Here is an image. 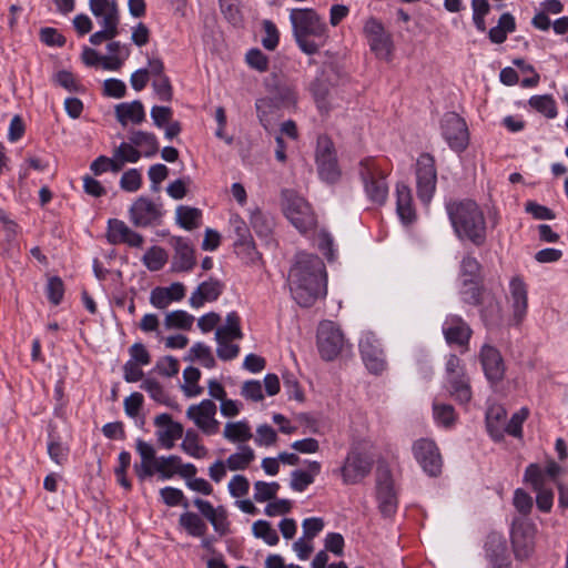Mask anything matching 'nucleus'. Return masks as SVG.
<instances>
[{
    "mask_svg": "<svg viewBox=\"0 0 568 568\" xmlns=\"http://www.w3.org/2000/svg\"><path fill=\"white\" fill-rule=\"evenodd\" d=\"M258 120L261 124L268 130L275 120L276 113L281 108L278 101L272 97L257 99L255 102Z\"/></svg>",
    "mask_w": 568,
    "mask_h": 568,
    "instance_id": "obj_34",
    "label": "nucleus"
},
{
    "mask_svg": "<svg viewBox=\"0 0 568 568\" xmlns=\"http://www.w3.org/2000/svg\"><path fill=\"white\" fill-rule=\"evenodd\" d=\"M413 453L425 473L438 476L442 471L443 460L438 447L430 439H418L413 445Z\"/></svg>",
    "mask_w": 568,
    "mask_h": 568,
    "instance_id": "obj_13",
    "label": "nucleus"
},
{
    "mask_svg": "<svg viewBox=\"0 0 568 568\" xmlns=\"http://www.w3.org/2000/svg\"><path fill=\"white\" fill-rule=\"evenodd\" d=\"M141 388L148 392L150 397L155 402L169 407H175L174 402L171 399V397L168 395V393L164 390V388L158 381L153 378H148L143 381V383L141 384Z\"/></svg>",
    "mask_w": 568,
    "mask_h": 568,
    "instance_id": "obj_45",
    "label": "nucleus"
},
{
    "mask_svg": "<svg viewBox=\"0 0 568 568\" xmlns=\"http://www.w3.org/2000/svg\"><path fill=\"white\" fill-rule=\"evenodd\" d=\"M217 407L211 399H203L186 409V417L205 435H215L220 429V422L215 418Z\"/></svg>",
    "mask_w": 568,
    "mask_h": 568,
    "instance_id": "obj_11",
    "label": "nucleus"
},
{
    "mask_svg": "<svg viewBox=\"0 0 568 568\" xmlns=\"http://www.w3.org/2000/svg\"><path fill=\"white\" fill-rule=\"evenodd\" d=\"M481 317L486 325L499 323L501 320V307L495 297H487V305L481 310Z\"/></svg>",
    "mask_w": 568,
    "mask_h": 568,
    "instance_id": "obj_57",
    "label": "nucleus"
},
{
    "mask_svg": "<svg viewBox=\"0 0 568 568\" xmlns=\"http://www.w3.org/2000/svg\"><path fill=\"white\" fill-rule=\"evenodd\" d=\"M168 262V254L160 246H152L143 256V263L152 272L160 271Z\"/></svg>",
    "mask_w": 568,
    "mask_h": 568,
    "instance_id": "obj_47",
    "label": "nucleus"
},
{
    "mask_svg": "<svg viewBox=\"0 0 568 568\" xmlns=\"http://www.w3.org/2000/svg\"><path fill=\"white\" fill-rule=\"evenodd\" d=\"M529 105L549 119L557 115L556 102L550 95H534L529 99Z\"/></svg>",
    "mask_w": 568,
    "mask_h": 568,
    "instance_id": "obj_50",
    "label": "nucleus"
},
{
    "mask_svg": "<svg viewBox=\"0 0 568 568\" xmlns=\"http://www.w3.org/2000/svg\"><path fill=\"white\" fill-rule=\"evenodd\" d=\"M223 437L230 443L244 444L252 439L253 433L247 420L227 422L224 426Z\"/></svg>",
    "mask_w": 568,
    "mask_h": 568,
    "instance_id": "obj_32",
    "label": "nucleus"
},
{
    "mask_svg": "<svg viewBox=\"0 0 568 568\" xmlns=\"http://www.w3.org/2000/svg\"><path fill=\"white\" fill-rule=\"evenodd\" d=\"M250 222L253 230L258 236L268 237L272 234L274 221L272 216L263 213L262 211H253L251 214Z\"/></svg>",
    "mask_w": 568,
    "mask_h": 568,
    "instance_id": "obj_43",
    "label": "nucleus"
},
{
    "mask_svg": "<svg viewBox=\"0 0 568 568\" xmlns=\"http://www.w3.org/2000/svg\"><path fill=\"white\" fill-rule=\"evenodd\" d=\"M170 244L174 248L171 268L173 272H190L195 266L194 247L189 239L172 236Z\"/></svg>",
    "mask_w": 568,
    "mask_h": 568,
    "instance_id": "obj_16",
    "label": "nucleus"
},
{
    "mask_svg": "<svg viewBox=\"0 0 568 568\" xmlns=\"http://www.w3.org/2000/svg\"><path fill=\"white\" fill-rule=\"evenodd\" d=\"M280 489V484L276 481L266 483L263 480L255 481L254 484V500L264 503L272 500L276 497Z\"/></svg>",
    "mask_w": 568,
    "mask_h": 568,
    "instance_id": "obj_51",
    "label": "nucleus"
},
{
    "mask_svg": "<svg viewBox=\"0 0 568 568\" xmlns=\"http://www.w3.org/2000/svg\"><path fill=\"white\" fill-rule=\"evenodd\" d=\"M154 424L160 428L156 432L158 439L166 449L173 448L175 440L183 436V426L174 422L166 413L158 415L154 418Z\"/></svg>",
    "mask_w": 568,
    "mask_h": 568,
    "instance_id": "obj_20",
    "label": "nucleus"
},
{
    "mask_svg": "<svg viewBox=\"0 0 568 568\" xmlns=\"http://www.w3.org/2000/svg\"><path fill=\"white\" fill-rule=\"evenodd\" d=\"M108 241L111 244H128L131 247H141L144 239L141 234L131 230L123 221L118 219L109 220Z\"/></svg>",
    "mask_w": 568,
    "mask_h": 568,
    "instance_id": "obj_19",
    "label": "nucleus"
},
{
    "mask_svg": "<svg viewBox=\"0 0 568 568\" xmlns=\"http://www.w3.org/2000/svg\"><path fill=\"white\" fill-rule=\"evenodd\" d=\"M129 213L131 222L138 227L158 225L162 217L161 206L145 196L138 197Z\"/></svg>",
    "mask_w": 568,
    "mask_h": 568,
    "instance_id": "obj_14",
    "label": "nucleus"
},
{
    "mask_svg": "<svg viewBox=\"0 0 568 568\" xmlns=\"http://www.w3.org/2000/svg\"><path fill=\"white\" fill-rule=\"evenodd\" d=\"M485 550L493 568H509L507 544L500 535H489L485 544Z\"/></svg>",
    "mask_w": 568,
    "mask_h": 568,
    "instance_id": "obj_22",
    "label": "nucleus"
},
{
    "mask_svg": "<svg viewBox=\"0 0 568 568\" xmlns=\"http://www.w3.org/2000/svg\"><path fill=\"white\" fill-rule=\"evenodd\" d=\"M481 265L476 257L466 255L460 263V275L463 280L480 281Z\"/></svg>",
    "mask_w": 568,
    "mask_h": 568,
    "instance_id": "obj_55",
    "label": "nucleus"
},
{
    "mask_svg": "<svg viewBox=\"0 0 568 568\" xmlns=\"http://www.w3.org/2000/svg\"><path fill=\"white\" fill-rule=\"evenodd\" d=\"M358 173L369 201L383 205L388 196L387 171L375 158H365L359 162Z\"/></svg>",
    "mask_w": 568,
    "mask_h": 568,
    "instance_id": "obj_4",
    "label": "nucleus"
},
{
    "mask_svg": "<svg viewBox=\"0 0 568 568\" xmlns=\"http://www.w3.org/2000/svg\"><path fill=\"white\" fill-rule=\"evenodd\" d=\"M253 534L257 538H262L267 545L274 546L278 542V535L271 524L266 520H257L252 527Z\"/></svg>",
    "mask_w": 568,
    "mask_h": 568,
    "instance_id": "obj_52",
    "label": "nucleus"
},
{
    "mask_svg": "<svg viewBox=\"0 0 568 568\" xmlns=\"http://www.w3.org/2000/svg\"><path fill=\"white\" fill-rule=\"evenodd\" d=\"M344 346V335L331 321L322 322L317 329V348L324 361H333Z\"/></svg>",
    "mask_w": 568,
    "mask_h": 568,
    "instance_id": "obj_10",
    "label": "nucleus"
},
{
    "mask_svg": "<svg viewBox=\"0 0 568 568\" xmlns=\"http://www.w3.org/2000/svg\"><path fill=\"white\" fill-rule=\"evenodd\" d=\"M509 291L513 300L514 320L521 323L527 313L528 293L527 286L521 277L515 276L509 283Z\"/></svg>",
    "mask_w": 568,
    "mask_h": 568,
    "instance_id": "obj_24",
    "label": "nucleus"
},
{
    "mask_svg": "<svg viewBox=\"0 0 568 568\" xmlns=\"http://www.w3.org/2000/svg\"><path fill=\"white\" fill-rule=\"evenodd\" d=\"M190 359L199 361L206 368H213L215 366V359L212 355L211 348L203 343H195L190 348Z\"/></svg>",
    "mask_w": 568,
    "mask_h": 568,
    "instance_id": "obj_53",
    "label": "nucleus"
},
{
    "mask_svg": "<svg viewBox=\"0 0 568 568\" xmlns=\"http://www.w3.org/2000/svg\"><path fill=\"white\" fill-rule=\"evenodd\" d=\"M417 195L424 203L428 204L435 193L437 183V171L435 159L429 153H423L416 162Z\"/></svg>",
    "mask_w": 568,
    "mask_h": 568,
    "instance_id": "obj_8",
    "label": "nucleus"
},
{
    "mask_svg": "<svg viewBox=\"0 0 568 568\" xmlns=\"http://www.w3.org/2000/svg\"><path fill=\"white\" fill-rule=\"evenodd\" d=\"M507 412L498 404L490 405L486 412V427L494 440H501L505 435Z\"/></svg>",
    "mask_w": 568,
    "mask_h": 568,
    "instance_id": "obj_26",
    "label": "nucleus"
},
{
    "mask_svg": "<svg viewBox=\"0 0 568 568\" xmlns=\"http://www.w3.org/2000/svg\"><path fill=\"white\" fill-rule=\"evenodd\" d=\"M224 285L215 278H210L202 282L196 290L191 294L189 303L193 308H199L205 302H213L222 294Z\"/></svg>",
    "mask_w": 568,
    "mask_h": 568,
    "instance_id": "obj_23",
    "label": "nucleus"
},
{
    "mask_svg": "<svg viewBox=\"0 0 568 568\" xmlns=\"http://www.w3.org/2000/svg\"><path fill=\"white\" fill-rule=\"evenodd\" d=\"M446 381L450 396L458 403L467 404L471 399V387L465 372L446 377Z\"/></svg>",
    "mask_w": 568,
    "mask_h": 568,
    "instance_id": "obj_29",
    "label": "nucleus"
},
{
    "mask_svg": "<svg viewBox=\"0 0 568 568\" xmlns=\"http://www.w3.org/2000/svg\"><path fill=\"white\" fill-rule=\"evenodd\" d=\"M443 333L448 344H456L468 349L473 331L469 325L457 315L448 316L443 325Z\"/></svg>",
    "mask_w": 568,
    "mask_h": 568,
    "instance_id": "obj_17",
    "label": "nucleus"
},
{
    "mask_svg": "<svg viewBox=\"0 0 568 568\" xmlns=\"http://www.w3.org/2000/svg\"><path fill=\"white\" fill-rule=\"evenodd\" d=\"M152 88L161 101L169 102L172 100L173 88L168 75L153 79Z\"/></svg>",
    "mask_w": 568,
    "mask_h": 568,
    "instance_id": "obj_58",
    "label": "nucleus"
},
{
    "mask_svg": "<svg viewBox=\"0 0 568 568\" xmlns=\"http://www.w3.org/2000/svg\"><path fill=\"white\" fill-rule=\"evenodd\" d=\"M311 92L320 111L327 113L333 106L328 83L322 79H316L311 84Z\"/></svg>",
    "mask_w": 568,
    "mask_h": 568,
    "instance_id": "obj_37",
    "label": "nucleus"
},
{
    "mask_svg": "<svg viewBox=\"0 0 568 568\" xmlns=\"http://www.w3.org/2000/svg\"><path fill=\"white\" fill-rule=\"evenodd\" d=\"M359 349L366 367L374 374H378L385 368V361L381 349L373 347L369 338L359 342Z\"/></svg>",
    "mask_w": 568,
    "mask_h": 568,
    "instance_id": "obj_31",
    "label": "nucleus"
},
{
    "mask_svg": "<svg viewBox=\"0 0 568 568\" xmlns=\"http://www.w3.org/2000/svg\"><path fill=\"white\" fill-rule=\"evenodd\" d=\"M442 135L455 152H463L469 143V132L465 120L455 112L446 113L440 122Z\"/></svg>",
    "mask_w": 568,
    "mask_h": 568,
    "instance_id": "obj_9",
    "label": "nucleus"
},
{
    "mask_svg": "<svg viewBox=\"0 0 568 568\" xmlns=\"http://www.w3.org/2000/svg\"><path fill=\"white\" fill-rule=\"evenodd\" d=\"M141 185L142 176L136 169H130L121 176L120 186L126 192H136Z\"/></svg>",
    "mask_w": 568,
    "mask_h": 568,
    "instance_id": "obj_60",
    "label": "nucleus"
},
{
    "mask_svg": "<svg viewBox=\"0 0 568 568\" xmlns=\"http://www.w3.org/2000/svg\"><path fill=\"white\" fill-rule=\"evenodd\" d=\"M179 524L190 536L193 537H202L207 529L201 517L192 511L183 513L179 518Z\"/></svg>",
    "mask_w": 568,
    "mask_h": 568,
    "instance_id": "obj_40",
    "label": "nucleus"
},
{
    "mask_svg": "<svg viewBox=\"0 0 568 568\" xmlns=\"http://www.w3.org/2000/svg\"><path fill=\"white\" fill-rule=\"evenodd\" d=\"M364 32L367 37L371 50L378 59L389 60L393 51V41L389 33H387L383 24L371 18L364 26Z\"/></svg>",
    "mask_w": 568,
    "mask_h": 568,
    "instance_id": "obj_12",
    "label": "nucleus"
},
{
    "mask_svg": "<svg viewBox=\"0 0 568 568\" xmlns=\"http://www.w3.org/2000/svg\"><path fill=\"white\" fill-rule=\"evenodd\" d=\"M514 506L523 515L521 517L527 518L532 509V498L524 489L518 488L514 493Z\"/></svg>",
    "mask_w": 568,
    "mask_h": 568,
    "instance_id": "obj_62",
    "label": "nucleus"
},
{
    "mask_svg": "<svg viewBox=\"0 0 568 568\" xmlns=\"http://www.w3.org/2000/svg\"><path fill=\"white\" fill-rule=\"evenodd\" d=\"M181 448L185 454L197 459L204 458L207 455V449L200 443V436L194 429L185 432Z\"/></svg>",
    "mask_w": 568,
    "mask_h": 568,
    "instance_id": "obj_39",
    "label": "nucleus"
},
{
    "mask_svg": "<svg viewBox=\"0 0 568 568\" xmlns=\"http://www.w3.org/2000/svg\"><path fill=\"white\" fill-rule=\"evenodd\" d=\"M455 235L462 241H469L475 246H483L487 241V222L480 206L473 200L453 201L446 204Z\"/></svg>",
    "mask_w": 568,
    "mask_h": 568,
    "instance_id": "obj_2",
    "label": "nucleus"
},
{
    "mask_svg": "<svg viewBox=\"0 0 568 568\" xmlns=\"http://www.w3.org/2000/svg\"><path fill=\"white\" fill-rule=\"evenodd\" d=\"M377 500L381 513L392 516L397 508V498L393 487V480L388 471H383L377 480Z\"/></svg>",
    "mask_w": 568,
    "mask_h": 568,
    "instance_id": "obj_21",
    "label": "nucleus"
},
{
    "mask_svg": "<svg viewBox=\"0 0 568 568\" xmlns=\"http://www.w3.org/2000/svg\"><path fill=\"white\" fill-rule=\"evenodd\" d=\"M529 415L528 408L524 407L520 410L516 412L510 420L505 425L504 429L505 433L520 438L523 436V423L526 420V418Z\"/></svg>",
    "mask_w": 568,
    "mask_h": 568,
    "instance_id": "obj_56",
    "label": "nucleus"
},
{
    "mask_svg": "<svg viewBox=\"0 0 568 568\" xmlns=\"http://www.w3.org/2000/svg\"><path fill=\"white\" fill-rule=\"evenodd\" d=\"M194 317L185 311L179 310L166 314L164 325L166 328L190 329Z\"/></svg>",
    "mask_w": 568,
    "mask_h": 568,
    "instance_id": "obj_46",
    "label": "nucleus"
},
{
    "mask_svg": "<svg viewBox=\"0 0 568 568\" xmlns=\"http://www.w3.org/2000/svg\"><path fill=\"white\" fill-rule=\"evenodd\" d=\"M548 477L545 474L544 469L538 464L528 465L525 470V474H524L525 483L530 484L535 491L547 489L546 488V479Z\"/></svg>",
    "mask_w": 568,
    "mask_h": 568,
    "instance_id": "obj_49",
    "label": "nucleus"
},
{
    "mask_svg": "<svg viewBox=\"0 0 568 568\" xmlns=\"http://www.w3.org/2000/svg\"><path fill=\"white\" fill-rule=\"evenodd\" d=\"M130 142L135 148L143 149L145 156L154 155L159 150L156 136L153 133L144 131H132L129 136Z\"/></svg>",
    "mask_w": 568,
    "mask_h": 568,
    "instance_id": "obj_38",
    "label": "nucleus"
},
{
    "mask_svg": "<svg viewBox=\"0 0 568 568\" xmlns=\"http://www.w3.org/2000/svg\"><path fill=\"white\" fill-rule=\"evenodd\" d=\"M515 29V18L508 12L503 13L498 20V24L488 32L489 40L493 43L500 44L506 41L507 34L514 32Z\"/></svg>",
    "mask_w": 568,
    "mask_h": 568,
    "instance_id": "obj_36",
    "label": "nucleus"
},
{
    "mask_svg": "<svg viewBox=\"0 0 568 568\" xmlns=\"http://www.w3.org/2000/svg\"><path fill=\"white\" fill-rule=\"evenodd\" d=\"M293 33L298 48L312 55L326 42V24L312 9H293L290 14Z\"/></svg>",
    "mask_w": 568,
    "mask_h": 568,
    "instance_id": "obj_3",
    "label": "nucleus"
},
{
    "mask_svg": "<svg viewBox=\"0 0 568 568\" xmlns=\"http://www.w3.org/2000/svg\"><path fill=\"white\" fill-rule=\"evenodd\" d=\"M433 410L434 418L438 424L443 425L444 427H450L454 425L456 420V414L452 405L434 403Z\"/></svg>",
    "mask_w": 568,
    "mask_h": 568,
    "instance_id": "obj_54",
    "label": "nucleus"
},
{
    "mask_svg": "<svg viewBox=\"0 0 568 568\" xmlns=\"http://www.w3.org/2000/svg\"><path fill=\"white\" fill-rule=\"evenodd\" d=\"M90 10L99 19L100 26L119 27V11L115 1L110 0H90Z\"/></svg>",
    "mask_w": 568,
    "mask_h": 568,
    "instance_id": "obj_25",
    "label": "nucleus"
},
{
    "mask_svg": "<svg viewBox=\"0 0 568 568\" xmlns=\"http://www.w3.org/2000/svg\"><path fill=\"white\" fill-rule=\"evenodd\" d=\"M180 456L170 455L168 457L158 458L156 460L153 462V466L162 478L168 479L176 474L180 466Z\"/></svg>",
    "mask_w": 568,
    "mask_h": 568,
    "instance_id": "obj_48",
    "label": "nucleus"
},
{
    "mask_svg": "<svg viewBox=\"0 0 568 568\" xmlns=\"http://www.w3.org/2000/svg\"><path fill=\"white\" fill-rule=\"evenodd\" d=\"M250 481L243 475H234L229 483V491L232 497L240 498L247 495Z\"/></svg>",
    "mask_w": 568,
    "mask_h": 568,
    "instance_id": "obj_64",
    "label": "nucleus"
},
{
    "mask_svg": "<svg viewBox=\"0 0 568 568\" xmlns=\"http://www.w3.org/2000/svg\"><path fill=\"white\" fill-rule=\"evenodd\" d=\"M460 295L465 303L470 305H479L484 300L480 281L463 280Z\"/></svg>",
    "mask_w": 568,
    "mask_h": 568,
    "instance_id": "obj_44",
    "label": "nucleus"
},
{
    "mask_svg": "<svg viewBox=\"0 0 568 568\" xmlns=\"http://www.w3.org/2000/svg\"><path fill=\"white\" fill-rule=\"evenodd\" d=\"M243 333L240 326V317L235 312H231L226 316V323L215 332V339L221 341L223 338H235L241 339Z\"/></svg>",
    "mask_w": 568,
    "mask_h": 568,
    "instance_id": "obj_41",
    "label": "nucleus"
},
{
    "mask_svg": "<svg viewBox=\"0 0 568 568\" xmlns=\"http://www.w3.org/2000/svg\"><path fill=\"white\" fill-rule=\"evenodd\" d=\"M64 294V285L60 277H50L47 284V295L53 305L60 304Z\"/></svg>",
    "mask_w": 568,
    "mask_h": 568,
    "instance_id": "obj_61",
    "label": "nucleus"
},
{
    "mask_svg": "<svg viewBox=\"0 0 568 568\" xmlns=\"http://www.w3.org/2000/svg\"><path fill=\"white\" fill-rule=\"evenodd\" d=\"M255 459L254 450L247 445L239 446L237 450L231 454L225 463L230 470H245Z\"/></svg>",
    "mask_w": 568,
    "mask_h": 568,
    "instance_id": "obj_35",
    "label": "nucleus"
},
{
    "mask_svg": "<svg viewBox=\"0 0 568 568\" xmlns=\"http://www.w3.org/2000/svg\"><path fill=\"white\" fill-rule=\"evenodd\" d=\"M321 464L314 460L308 463L307 470H294L291 475V488L295 491H304L321 473Z\"/></svg>",
    "mask_w": 568,
    "mask_h": 568,
    "instance_id": "obj_33",
    "label": "nucleus"
},
{
    "mask_svg": "<svg viewBox=\"0 0 568 568\" xmlns=\"http://www.w3.org/2000/svg\"><path fill=\"white\" fill-rule=\"evenodd\" d=\"M282 207L285 216L301 233H306L316 226V215L312 206L294 191L282 192Z\"/></svg>",
    "mask_w": 568,
    "mask_h": 568,
    "instance_id": "obj_5",
    "label": "nucleus"
},
{
    "mask_svg": "<svg viewBox=\"0 0 568 568\" xmlns=\"http://www.w3.org/2000/svg\"><path fill=\"white\" fill-rule=\"evenodd\" d=\"M109 55L102 57V68L110 71H118L130 55V49L119 41L108 43Z\"/></svg>",
    "mask_w": 568,
    "mask_h": 568,
    "instance_id": "obj_30",
    "label": "nucleus"
},
{
    "mask_svg": "<svg viewBox=\"0 0 568 568\" xmlns=\"http://www.w3.org/2000/svg\"><path fill=\"white\" fill-rule=\"evenodd\" d=\"M396 211L402 222L406 224L416 217L410 189L404 183L396 185Z\"/></svg>",
    "mask_w": 568,
    "mask_h": 568,
    "instance_id": "obj_27",
    "label": "nucleus"
},
{
    "mask_svg": "<svg viewBox=\"0 0 568 568\" xmlns=\"http://www.w3.org/2000/svg\"><path fill=\"white\" fill-rule=\"evenodd\" d=\"M116 120L126 125L129 122L140 124L145 120V111L141 101L120 103L115 106Z\"/></svg>",
    "mask_w": 568,
    "mask_h": 568,
    "instance_id": "obj_28",
    "label": "nucleus"
},
{
    "mask_svg": "<svg viewBox=\"0 0 568 568\" xmlns=\"http://www.w3.org/2000/svg\"><path fill=\"white\" fill-rule=\"evenodd\" d=\"M315 158L321 179L327 183L337 182L341 178V170L337 164L334 144L328 136H318Z\"/></svg>",
    "mask_w": 568,
    "mask_h": 568,
    "instance_id": "obj_7",
    "label": "nucleus"
},
{
    "mask_svg": "<svg viewBox=\"0 0 568 568\" xmlns=\"http://www.w3.org/2000/svg\"><path fill=\"white\" fill-rule=\"evenodd\" d=\"M287 284L292 298L302 307H311L327 293L324 262L315 254H296L288 272Z\"/></svg>",
    "mask_w": 568,
    "mask_h": 568,
    "instance_id": "obj_1",
    "label": "nucleus"
},
{
    "mask_svg": "<svg viewBox=\"0 0 568 568\" xmlns=\"http://www.w3.org/2000/svg\"><path fill=\"white\" fill-rule=\"evenodd\" d=\"M373 462L358 452L348 453L339 471L344 484L354 485L365 478L372 470Z\"/></svg>",
    "mask_w": 568,
    "mask_h": 568,
    "instance_id": "obj_15",
    "label": "nucleus"
},
{
    "mask_svg": "<svg viewBox=\"0 0 568 568\" xmlns=\"http://www.w3.org/2000/svg\"><path fill=\"white\" fill-rule=\"evenodd\" d=\"M479 357L487 379L491 383L500 382L505 375V364L500 352L496 347L485 344L480 349Z\"/></svg>",
    "mask_w": 568,
    "mask_h": 568,
    "instance_id": "obj_18",
    "label": "nucleus"
},
{
    "mask_svg": "<svg viewBox=\"0 0 568 568\" xmlns=\"http://www.w3.org/2000/svg\"><path fill=\"white\" fill-rule=\"evenodd\" d=\"M114 158L122 160L124 163H136L141 158V152L133 145L131 142H122L115 150H114Z\"/></svg>",
    "mask_w": 568,
    "mask_h": 568,
    "instance_id": "obj_59",
    "label": "nucleus"
},
{
    "mask_svg": "<svg viewBox=\"0 0 568 568\" xmlns=\"http://www.w3.org/2000/svg\"><path fill=\"white\" fill-rule=\"evenodd\" d=\"M536 525L528 518L516 517L511 525V545L517 559H527L535 549Z\"/></svg>",
    "mask_w": 568,
    "mask_h": 568,
    "instance_id": "obj_6",
    "label": "nucleus"
},
{
    "mask_svg": "<svg viewBox=\"0 0 568 568\" xmlns=\"http://www.w3.org/2000/svg\"><path fill=\"white\" fill-rule=\"evenodd\" d=\"M241 395L252 402H260L264 398L260 381H246L241 387Z\"/></svg>",
    "mask_w": 568,
    "mask_h": 568,
    "instance_id": "obj_63",
    "label": "nucleus"
},
{
    "mask_svg": "<svg viewBox=\"0 0 568 568\" xmlns=\"http://www.w3.org/2000/svg\"><path fill=\"white\" fill-rule=\"evenodd\" d=\"M202 213L196 207L181 205L176 209L178 223L185 230L199 227Z\"/></svg>",
    "mask_w": 568,
    "mask_h": 568,
    "instance_id": "obj_42",
    "label": "nucleus"
}]
</instances>
